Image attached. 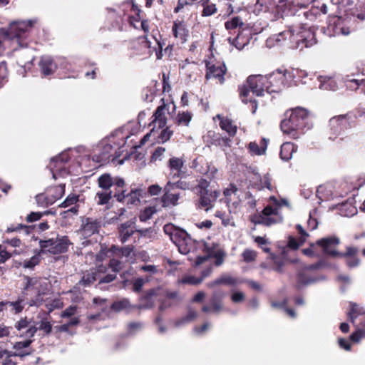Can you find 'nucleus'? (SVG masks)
<instances>
[{
    "mask_svg": "<svg viewBox=\"0 0 365 365\" xmlns=\"http://www.w3.org/2000/svg\"><path fill=\"white\" fill-rule=\"evenodd\" d=\"M349 124L346 115H340L331 118L329 120L330 133L329 138L335 140L339 136Z\"/></svg>",
    "mask_w": 365,
    "mask_h": 365,
    "instance_id": "obj_13",
    "label": "nucleus"
},
{
    "mask_svg": "<svg viewBox=\"0 0 365 365\" xmlns=\"http://www.w3.org/2000/svg\"><path fill=\"white\" fill-rule=\"evenodd\" d=\"M251 221L255 225H262L269 227L274 224L281 222L282 221V217H274L264 216L262 215H257L252 217Z\"/></svg>",
    "mask_w": 365,
    "mask_h": 365,
    "instance_id": "obj_30",
    "label": "nucleus"
},
{
    "mask_svg": "<svg viewBox=\"0 0 365 365\" xmlns=\"http://www.w3.org/2000/svg\"><path fill=\"white\" fill-rule=\"evenodd\" d=\"M42 253H39V250L36 251V254L31 257L29 259L24 260L23 263V267L28 269H34L38 265L41 260V255Z\"/></svg>",
    "mask_w": 365,
    "mask_h": 365,
    "instance_id": "obj_41",
    "label": "nucleus"
},
{
    "mask_svg": "<svg viewBox=\"0 0 365 365\" xmlns=\"http://www.w3.org/2000/svg\"><path fill=\"white\" fill-rule=\"evenodd\" d=\"M298 247L302 245L307 237H309L308 233L302 228V226L298 225Z\"/></svg>",
    "mask_w": 365,
    "mask_h": 365,
    "instance_id": "obj_61",
    "label": "nucleus"
},
{
    "mask_svg": "<svg viewBox=\"0 0 365 365\" xmlns=\"http://www.w3.org/2000/svg\"><path fill=\"white\" fill-rule=\"evenodd\" d=\"M51 237H44L38 241L39 253L43 255H57L68 252L72 242L66 235L61 236L52 233Z\"/></svg>",
    "mask_w": 365,
    "mask_h": 365,
    "instance_id": "obj_5",
    "label": "nucleus"
},
{
    "mask_svg": "<svg viewBox=\"0 0 365 365\" xmlns=\"http://www.w3.org/2000/svg\"><path fill=\"white\" fill-rule=\"evenodd\" d=\"M153 213L152 207L145 208L139 215V219L141 222H145L152 217Z\"/></svg>",
    "mask_w": 365,
    "mask_h": 365,
    "instance_id": "obj_64",
    "label": "nucleus"
},
{
    "mask_svg": "<svg viewBox=\"0 0 365 365\" xmlns=\"http://www.w3.org/2000/svg\"><path fill=\"white\" fill-rule=\"evenodd\" d=\"M217 118L220 120V127L222 130L226 131L230 137H234L237 131V127L232 120L228 118H225L220 115H217Z\"/></svg>",
    "mask_w": 365,
    "mask_h": 365,
    "instance_id": "obj_29",
    "label": "nucleus"
},
{
    "mask_svg": "<svg viewBox=\"0 0 365 365\" xmlns=\"http://www.w3.org/2000/svg\"><path fill=\"white\" fill-rule=\"evenodd\" d=\"M365 336V322L361 324V328L357 329V330L352 333L350 336L351 340L354 342H359L360 339Z\"/></svg>",
    "mask_w": 365,
    "mask_h": 365,
    "instance_id": "obj_49",
    "label": "nucleus"
},
{
    "mask_svg": "<svg viewBox=\"0 0 365 365\" xmlns=\"http://www.w3.org/2000/svg\"><path fill=\"white\" fill-rule=\"evenodd\" d=\"M48 213H49L48 211H46L44 212H31L27 215L26 220L28 222H33L40 220L43 215H47Z\"/></svg>",
    "mask_w": 365,
    "mask_h": 365,
    "instance_id": "obj_59",
    "label": "nucleus"
},
{
    "mask_svg": "<svg viewBox=\"0 0 365 365\" xmlns=\"http://www.w3.org/2000/svg\"><path fill=\"white\" fill-rule=\"evenodd\" d=\"M205 79L208 81L213 79L217 83L222 85L228 77L227 68L225 63L217 60L205 61Z\"/></svg>",
    "mask_w": 365,
    "mask_h": 365,
    "instance_id": "obj_8",
    "label": "nucleus"
},
{
    "mask_svg": "<svg viewBox=\"0 0 365 365\" xmlns=\"http://www.w3.org/2000/svg\"><path fill=\"white\" fill-rule=\"evenodd\" d=\"M41 73L44 76L52 75L57 68V64L50 56H42L38 63Z\"/></svg>",
    "mask_w": 365,
    "mask_h": 365,
    "instance_id": "obj_24",
    "label": "nucleus"
},
{
    "mask_svg": "<svg viewBox=\"0 0 365 365\" xmlns=\"http://www.w3.org/2000/svg\"><path fill=\"white\" fill-rule=\"evenodd\" d=\"M222 308V302L221 298L217 294H214L209 302V304L204 305L202 307L203 312H215L218 313Z\"/></svg>",
    "mask_w": 365,
    "mask_h": 365,
    "instance_id": "obj_27",
    "label": "nucleus"
},
{
    "mask_svg": "<svg viewBox=\"0 0 365 365\" xmlns=\"http://www.w3.org/2000/svg\"><path fill=\"white\" fill-rule=\"evenodd\" d=\"M337 85L336 81L330 78L322 82L320 85V88L324 90L335 91Z\"/></svg>",
    "mask_w": 365,
    "mask_h": 365,
    "instance_id": "obj_55",
    "label": "nucleus"
},
{
    "mask_svg": "<svg viewBox=\"0 0 365 365\" xmlns=\"http://www.w3.org/2000/svg\"><path fill=\"white\" fill-rule=\"evenodd\" d=\"M350 305L351 309L349 312L348 314L351 322L354 323V319L356 318V317L365 314V311H364L363 308L356 303H351Z\"/></svg>",
    "mask_w": 365,
    "mask_h": 365,
    "instance_id": "obj_45",
    "label": "nucleus"
},
{
    "mask_svg": "<svg viewBox=\"0 0 365 365\" xmlns=\"http://www.w3.org/2000/svg\"><path fill=\"white\" fill-rule=\"evenodd\" d=\"M359 250L354 247H347L345 253L339 252L338 257H352L357 255Z\"/></svg>",
    "mask_w": 365,
    "mask_h": 365,
    "instance_id": "obj_62",
    "label": "nucleus"
},
{
    "mask_svg": "<svg viewBox=\"0 0 365 365\" xmlns=\"http://www.w3.org/2000/svg\"><path fill=\"white\" fill-rule=\"evenodd\" d=\"M275 269L280 272L282 267L287 263L297 262V238L289 236L287 244L284 246L279 255H272Z\"/></svg>",
    "mask_w": 365,
    "mask_h": 365,
    "instance_id": "obj_7",
    "label": "nucleus"
},
{
    "mask_svg": "<svg viewBox=\"0 0 365 365\" xmlns=\"http://www.w3.org/2000/svg\"><path fill=\"white\" fill-rule=\"evenodd\" d=\"M145 280L143 278H137L133 282V291L135 293H139L142 291L143 287L145 284Z\"/></svg>",
    "mask_w": 365,
    "mask_h": 365,
    "instance_id": "obj_63",
    "label": "nucleus"
},
{
    "mask_svg": "<svg viewBox=\"0 0 365 365\" xmlns=\"http://www.w3.org/2000/svg\"><path fill=\"white\" fill-rule=\"evenodd\" d=\"M242 26H244V23L240 16L232 17L225 23V27L228 31H232L237 28L240 29Z\"/></svg>",
    "mask_w": 365,
    "mask_h": 365,
    "instance_id": "obj_43",
    "label": "nucleus"
},
{
    "mask_svg": "<svg viewBox=\"0 0 365 365\" xmlns=\"http://www.w3.org/2000/svg\"><path fill=\"white\" fill-rule=\"evenodd\" d=\"M243 282L237 278L231 276H223L220 278L215 279L214 282L210 283V286H215L220 284H226L231 286H236L239 284H242Z\"/></svg>",
    "mask_w": 365,
    "mask_h": 365,
    "instance_id": "obj_38",
    "label": "nucleus"
},
{
    "mask_svg": "<svg viewBox=\"0 0 365 365\" xmlns=\"http://www.w3.org/2000/svg\"><path fill=\"white\" fill-rule=\"evenodd\" d=\"M30 323H31V320H29L26 317H21L19 321H17L16 323H15V325H14V327L18 330V331H21L24 329H26L30 327Z\"/></svg>",
    "mask_w": 365,
    "mask_h": 365,
    "instance_id": "obj_53",
    "label": "nucleus"
},
{
    "mask_svg": "<svg viewBox=\"0 0 365 365\" xmlns=\"http://www.w3.org/2000/svg\"><path fill=\"white\" fill-rule=\"evenodd\" d=\"M299 36L300 39H298V43L302 41V43H305L306 46H311L312 44L309 42L314 40V34L309 30L300 31L299 34H298V36Z\"/></svg>",
    "mask_w": 365,
    "mask_h": 365,
    "instance_id": "obj_48",
    "label": "nucleus"
},
{
    "mask_svg": "<svg viewBox=\"0 0 365 365\" xmlns=\"http://www.w3.org/2000/svg\"><path fill=\"white\" fill-rule=\"evenodd\" d=\"M101 225L102 221L101 219L87 217L82 224V234L85 237H89L94 234H98Z\"/></svg>",
    "mask_w": 365,
    "mask_h": 365,
    "instance_id": "obj_17",
    "label": "nucleus"
},
{
    "mask_svg": "<svg viewBox=\"0 0 365 365\" xmlns=\"http://www.w3.org/2000/svg\"><path fill=\"white\" fill-rule=\"evenodd\" d=\"M317 196L321 200H327L331 194V191H327V187L325 185H320L316 192Z\"/></svg>",
    "mask_w": 365,
    "mask_h": 365,
    "instance_id": "obj_51",
    "label": "nucleus"
},
{
    "mask_svg": "<svg viewBox=\"0 0 365 365\" xmlns=\"http://www.w3.org/2000/svg\"><path fill=\"white\" fill-rule=\"evenodd\" d=\"M163 104L159 106L155 110L152 118V123H154V128L158 125V128H163L160 133L158 136L159 143H165L169 140L173 134V131L166 126L167 118L164 114V111L167 109L168 105L165 103L164 99L161 100Z\"/></svg>",
    "mask_w": 365,
    "mask_h": 365,
    "instance_id": "obj_9",
    "label": "nucleus"
},
{
    "mask_svg": "<svg viewBox=\"0 0 365 365\" xmlns=\"http://www.w3.org/2000/svg\"><path fill=\"white\" fill-rule=\"evenodd\" d=\"M354 198L349 199L340 205L339 210L341 214L346 217H351L357 213V208L354 205Z\"/></svg>",
    "mask_w": 365,
    "mask_h": 365,
    "instance_id": "obj_34",
    "label": "nucleus"
},
{
    "mask_svg": "<svg viewBox=\"0 0 365 365\" xmlns=\"http://www.w3.org/2000/svg\"><path fill=\"white\" fill-rule=\"evenodd\" d=\"M192 118L190 111H180L174 118L173 122L178 126H188Z\"/></svg>",
    "mask_w": 365,
    "mask_h": 365,
    "instance_id": "obj_36",
    "label": "nucleus"
},
{
    "mask_svg": "<svg viewBox=\"0 0 365 365\" xmlns=\"http://www.w3.org/2000/svg\"><path fill=\"white\" fill-rule=\"evenodd\" d=\"M184 163L185 160L182 158L173 157L170 158L168 166L171 171H176V173L173 174V178L181 176V173L185 174V172L182 170Z\"/></svg>",
    "mask_w": 365,
    "mask_h": 365,
    "instance_id": "obj_31",
    "label": "nucleus"
},
{
    "mask_svg": "<svg viewBox=\"0 0 365 365\" xmlns=\"http://www.w3.org/2000/svg\"><path fill=\"white\" fill-rule=\"evenodd\" d=\"M175 187L173 182H168L164 187V194L161 197V202L163 207L175 206L180 198V193L172 192Z\"/></svg>",
    "mask_w": 365,
    "mask_h": 365,
    "instance_id": "obj_18",
    "label": "nucleus"
},
{
    "mask_svg": "<svg viewBox=\"0 0 365 365\" xmlns=\"http://www.w3.org/2000/svg\"><path fill=\"white\" fill-rule=\"evenodd\" d=\"M294 150V145L292 143L286 142L281 145L280 157L282 160H289Z\"/></svg>",
    "mask_w": 365,
    "mask_h": 365,
    "instance_id": "obj_39",
    "label": "nucleus"
},
{
    "mask_svg": "<svg viewBox=\"0 0 365 365\" xmlns=\"http://www.w3.org/2000/svg\"><path fill=\"white\" fill-rule=\"evenodd\" d=\"M68 158H69L66 154H61L58 156H56L55 158L51 159L49 164V167H51V168H56V165H54V163H59L61 164H63L64 163H66L68 160Z\"/></svg>",
    "mask_w": 365,
    "mask_h": 365,
    "instance_id": "obj_54",
    "label": "nucleus"
},
{
    "mask_svg": "<svg viewBox=\"0 0 365 365\" xmlns=\"http://www.w3.org/2000/svg\"><path fill=\"white\" fill-rule=\"evenodd\" d=\"M64 184L50 186L43 192L36 196V203L38 206L46 207L60 199L64 195Z\"/></svg>",
    "mask_w": 365,
    "mask_h": 365,
    "instance_id": "obj_10",
    "label": "nucleus"
},
{
    "mask_svg": "<svg viewBox=\"0 0 365 365\" xmlns=\"http://www.w3.org/2000/svg\"><path fill=\"white\" fill-rule=\"evenodd\" d=\"M202 282V278L195 277L194 276H185L178 280L180 284H188L191 285H197Z\"/></svg>",
    "mask_w": 365,
    "mask_h": 365,
    "instance_id": "obj_50",
    "label": "nucleus"
},
{
    "mask_svg": "<svg viewBox=\"0 0 365 365\" xmlns=\"http://www.w3.org/2000/svg\"><path fill=\"white\" fill-rule=\"evenodd\" d=\"M205 140L208 145H215L220 147H230L231 139L230 137H223L219 133L213 130H209L205 135Z\"/></svg>",
    "mask_w": 365,
    "mask_h": 365,
    "instance_id": "obj_21",
    "label": "nucleus"
},
{
    "mask_svg": "<svg viewBox=\"0 0 365 365\" xmlns=\"http://www.w3.org/2000/svg\"><path fill=\"white\" fill-rule=\"evenodd\" d=\"M267 142L265 138H262L260 144H257L256 142H250L248 144V150L250 153L252 155H261L264 154L267 149Z\"/></svg>",
    "mask_w": 365,
    "mask_h": 365,
    "instance_id": "obj_35",
    "label": "nucleus"
},
{
    "mask_svg": "<svg viewBox=\"0 0 365 365\" xmlns=\"http://www.w3.org/2000/svg\"><path fill=\"white\" fill-rule=\"evenodd\" d=\"M172 33L174 38L180 41L181 43H185L189 36V29L187 27L186 22L183 19L174 21Z\"/></svg>",
    "mask_w": 365,
    "mask_h": 365,
    "instance_id": "obj_15",
    "label": "nucleus"
},
{
    "mask_svg": "<svg viewBox=\"0 0 365 365\" xmlns=\"http://www.w3.org/2000/svg\"><path fill=\"white\" fill-rule=\"evenodd\" d=\"M180 180L176 182L173 183L174 187L181 189V190H192L195 187V180H193L194 177L190 175H186L181 173V176H179Z\"/></svg>",
    "mask_w": 365,
    "mask_h": 365,
    "instance_id": "obj_26",
    "label": "nucleus"
},
{
    "mask_svg": "<svg viewBox=\"0 0 365 365\" xmlns=\"http://www.w3.org/2000/svg\"><path fill=\"white\" fill-rule=\"evenodd\" d=\"M23 294L30 307H39L43 302V296L47 293L48 283L40 277L24 276Z\"/></svg>",
    "mask_w": 365,
    "mask_h": 365,
    "instance_id": "obj_3",
    "label": "nucleus"
},
{
    "mask_svg": "<svg viewBox=\"0 0 365 365\" xmlns=\"http://www.w3.org/2000/svg\"><path fill=\"white\" fill-rule=\"evenodd\" d=\"M24 298L19 297L18 298L17 300L14 302L8 301V304H10V312L14 314H18L21 313L24 309Z\"/></svg>",
    "mask_w": 365,
    "mask_h": 365,
    "instance_id": "obj_42",
    "label": "nucleus"
},
{
    "mask_svg": "<svg viewBox=\"0 0 365 365\" xmlns=\"http://www.w3.org/2000/svg\"><path fill=\"white\" fill-rule=\"evenodd\" d=\"M163 231L178 247L180 253L186 255L191 252L194 247V240L187 232L176 227L173 224H166L163 227Z\"/></svg>",
    "mask_w": 365,
    "mask_h": 365,
    "instance_id": "obj_6",
    "label": "nucleus"
},
{
    "mask_svg": "<svg viewBox=\"0 0 365 365\" xmlns=\"http://www.w3.org/2000/svg\"><path fill=\"white\" fill-rule=\"evenodd\" d=\"M313 125V115L304 108L298 107V130H309Z\"/></svg>",
    "mask_w": 365,
    "mask_h": 365,
    "instance_id": "obj_19",
    "label": "nucleus"
},
{
    "mask_svg": "<svg viewBox=\"0 0 365 365\" xmlns=\"http://www.w3.org/2000/svg\"><path fill=\"white\" fill-rule=\"evenodd\" d=\"M108 267L114 272H119L122 269V262L115 258L110 259L108 263Z\"/></svg>",
    "mask_w": 365,
    "mask_h": 365,
    "instance_id": "obj_60",
    "label": "nucleus"
},
{
    "mask_svg": "<svg viewBox=\"0 0 365 365\" xmlns=\"http://www.w3.org/2000/svg\"><path fill=\"white\" fill-rule=\"evenodd\" d=\"M243 259L246 262H251L255 260L257 254L255 251L246 249L242 254Z\"/></svg>",
    "mask_w": 365,
    "mask_h": 365,
    "instance_id": "obj_56",
    "label": "nucleus"
},
{
    "mask_svg": "<svg viewBox=\"0 0 365 365\" xmlns=\"http://www.w3.org/2000/svg\"><path fill=\"white\" fill-rule=\"evenodd\" d=\"M79 200V195L76 194H70L66 200L59 205L61 207H71L67 212H71L73 214H77L78 212V205L77 202Z\"/></svg>",
    "mask_w": 365,
    "mask_h": 365,
    "instance_id": "obj_32",
    "label": "nucleus"
},
{
    "mask_svg": "<svg viewBox=\"0 0 365 365\" xmlns=\"http://www.w3.org/2000/svg\"><path fill=\"white\" fill-rule=\"evenodd\" d=\"M130 301L128 299H123L119 301L114 302L111 304V309L115 312H120L124 309L133 308Z\"/></svg>",
    "mask_w": 365,
    "mask_h": 365,
    "instance_id": "obj_44",
    "label": "nucleus"
},
{
    "mask_svg": "<svg viewBox=\"0 0 365 365\" xmlns=\"http://www.w3.org/2000/svg\"><path fill=\"white\" fill-rule=\"evenodd\" d=\"M98 185L101 189L96 192V200L98 205H106L114 197L119 202L137 205L140 202V190H132L126 193L125 180L118 177L113 178L109 173L101 175L97 180Z\"/></svg>",
    "mask_w": 365,
    "mask_h": 365,
    "instance_id": "obj_2",
    "label": "nucleus"
},
{
    "mask_svg": "<svg viewBox=\"0 0 365 365\" xmlns=\"http://www.w3.org/2000/svg\"><path fill=\"white\" fill-rule=\"evenodd\" d=\"M97 280V272L96 270L91 269L88 272L84 273L79 283L84 287H88L91 285L94 282Z\"/></svg>",
    "mask_w": 365,
    "mask_h": 365,
    "instance_id": "obj_40",
    "label": "nucleus"
},
{
    "mask_svg": "<svg viewBox=\"0 0 365 365\" xmlns=\"http://www.w3.org/2000/svg\"><path fill=\"white\" fill-rule=\"evenodd\" d=\"M38 327L32 325L27 329L24 336L33 337L38 330L42 331L45 335H48L52 331V324L46 318L42 319L38 323Z\"/></svg>",
    "mask_w": 365,
    "mask_h": 365,
    "instance_id": "obj_22",
    "label": "nucleus"
},
{
    "mask_svg": "<svg viewBox=\"0 0 365 365\" xmlns=\"http://www.w3.org/2000/svg\"><path fill=\"white\" fill-rule=\"evenodd\" d=\"M277 16H294L297 12L296 0H279L276 5Z\"/></svg>",
    "mask_w": 365,
    "mask_h": 365,
    "instance_id": "obj_16",
    "label": "nucleus"
},
{
    "mask_svg": "<svg viewBox=\"0 0 365 365\" xmlns=\"http://www.w3.org/2000/svg\"><path fill=\"white\" fill-rule=\"evenodd\" d=\"M133 224V222L128 220L118 227V239L123 244L125 243L135 232L132 227Z\"/></svg>",
    "mask_w": 365,
    "mask_h": 365,
    "instance_id": "obj_25",
    "label": "nucleus"
},
{
    "mask_svg": "<svg viewBox=\"0 0 365 365\" xmlns=\"http://www.w3.org/2000/svg\"><path fill=\"white\" fill-rule=\"evenodd\" d=\"M120 156L117 153L116 150L111 144L106 143L102 146L98 153H96L92 156L93 161L104 165L108 163L110 160L115 161Z\"/></svg>",
    "mask_w": 365,
    "mask_h": 365,
    "instance_id": "obj_12",
    "label": "nucleus"
},
{
    "mask_svg": "<svg viewBox=\"0 0 365 365\" xmlns=\"http://www.w3.org/2000/svg\"><path fill=\"white\" fill-rule=\"evenodd\" d=\"M130 11L133 13V14L130 15L128 17L129 24L130 26L135 29H138L135 23H138L142 20L140 14L143 11L138 6V5L135 4L134 3H132Z\"/></svg>",
    "mask_w": 365,
    "mask_h": 365,
    "instance_id": "obj_37",
    "label": "nucleus"
},
{
    "mask_svg": "<svg viewBox=\"0 0 365 365\" xmlns=\"http://www.w3.org/2000/svg\"><path fill=\"white\" fill-rule=\"evenodd\" d=\"M149 20L148 19H142L141 20V29L144 31L145 35L143 37H140L142 39V43L145 44V46L150 48V42L148 39V35L150 31V26H149Z\"/></svg>",
    "mask_w": 365,
    "mask_h": 365,
    "instance_id": "obj_46",
    "label": "nucleus"
},
{
    "mask_svg": "<svg viewBox=\"0 0 365 365\" xmlns=\"http://www.w3.org/2000/svg\"><path fill=\"white\" fill-rule=\"evenodd\" d=\"M297 305V297L293 296L290 298H286L282 302H272V307L283 309L286 314L294 318L295 317V311L294 307Z\"/></svg>",
    "mask_w": 365,
    "mask_h": 365,
    "instance_id": "obj_20",
    "label": "nucleus"
},
{
    "mask_svg": "<svg viewBox=\"0 0 365 365\" xmlns=\"http://www.w3.org/2000/svg\"><path fill=\"white\" fill-rule=\"evenodd\" d=\"M249 42L250 37L244 36L241 32H239L234 39V45L239 50L242 49Z\"/></svg>",
    "mask_w": 365,
    "mask_h": 365,
    "instance_id": "obj_47",
    "label": "nucleus"
},
{
    "mask_svg": "<svg viewBox=\"0 0 365 365\" xmlns=\"http://www.w3.org/2000/svg\"><path fill=\"white\" fill-rule=\"evenodd\" d=\"M340 243V240L336 236L324 237L317 240V245L322 247L324 254L331 257H338L339 252L336 247Z\"/></svg>",
    "mask_w": 365,
    "mask_h": 365,
    "instance_id": "obj_14",
    "label": "nucleus"
},
{
    "mask_svg": "<svg viewBox=\"0 0 365 365\" xmlns=\"http://www.w3.org/2000/svg\"><path fill=\"white\" fill-rule=\"evenodd\" d=\"M285 118L281 122L280 127L284 134L289 135L292 138H297V108L284 113Z\"/></svg>",
    "mask_w": 365,
    "mask_h": 365,
    "instance_id": "obj_11",
    "label": "nucleus"
},
{
    "mask_svg": "<svg viewBox=\"0 0 365 365\" xmlns=\"http://www.w3.org/2000/svg\"><path fill=\"white\" fill-rule=\"evenodd\" d=\"M294 83V75L292 71L277 69L269 75H251L245 83L239 86L240 98L244 103H250L252 112L257 108V103L252 96H262L264 93H279L284 87Z\"/></svg>",
    "mask_w": 365,
    "mask_h": 365,
    "instance_id": "obj_1",
    "label": "nucleus"
},
{
    "mask_svg": "<svg viewBox=\"0 0 365 365\" xmlns=\"http://www.w3.org/2000/svg\"><path fill=\"white\" fill-rule=\"evenodd\" d=\"M159 288H153L147 290L142 296L140 297V309H150L154 306L155 300L154 297L159 294Z\"/></svg>",
    "mask_w": 365,
    "mask_h": 365,
    "instance_id": "obj_23",
    "label": "nucleus"
},
{
    "mask_svg": "<svg viewBox=\"0 0 365 365\" xmlns=\"http://www.w3.org/2000/svg\"><path fill=\"white\" fill-rule=\"evenodd\" d=\"M31 343L32 341L31 339L16 342L13 346V349H15L16 351L12 352V355L14 356H19L21 358L29 355L30 351H26L25 349L28 348Z\"/></svg>",
    "mask_w": 365,
    "mask_h": 365,
    "instance_id": "obj_33",
    "label": "nucleus"
},
{
    "mask_svg": "<svg viewBox=\"0 0 365 365\" xmlns=\"http://www.w3.org/2000/svg\"><path fill=\"white\" fill-rule=\"evenodd\" d=\"M217 11V9L215 4H210V5H206L203 8L201 16L203 17L210 16L215 14H216Z\"/></svg>",
    "mask_w": 365,
    "mask_h": 365,
    "instance_id": "obj_52",
    "label": "nucleus"
},
{
    "mask_svg": "<svg viewBox=\"0 0 365 365\" xmlns=\"http://www.w3.org/2000/svg\"><path fill=\"white\" fill-rule=\"evenodd\" d=\"M196 188L198 197L195 202L197 209L205 212L212 210L215 207L217 198L220 196V190L212 185L210 182L205 178L200 179Z\"/></svg>",
    "mask_w": 365,
    "mask_h": 365,
    "instance_id": "obj_4",
    "label": "nucleus"
},
{
    "mask_svg": "<svg viewBox=\"0 0 365 365\" xmlns=\"http://www.w3.org/2000/svg\"><path fill=\"white\" fill-rule=\"evenodd\" d=\"M278 207L267 205L262 211V215L271 217L272 215L278 216Z\"/></svg>",
    "mask_w": 365,
    "mask_h": 365,
    "instance_id": "obj_57",
    "label": "nucleus"
},
{
    "mask_svg": "<svg viewBox=\"0 0 365 365\" xmlns=\"http://www.w3.org/2000/svg\"><path fill=\"white\" fill-rule=\"evenodd\" d=\"M33 24L31 21L28 22H22L18 24L14 36L16 38L19 43L21 45V41L27 38L29 30L32 28Z\"/></svg>",
    "mask_w": 365,
    "mask_h": 365,
    "instance_id": "obj_28",
    "label": "nucleus"
},
{
    "mask_svg": "<svg viewBox=\"0 0 365 365\" xmlns=\"http://www.w3.org/2000/svg\"><path fill=\"white\" fill-rule=\"evenodd\" d=\"M36 225H21V224H19L18 226L15 227H9L7 229V232H14V231H18L21 229H24L25 230V232L27 233V234H29L31 233L34 230L36 229Z\"/></svg>",
    "mask_w": 365,
    "mask_h": 365,
    "instance_id": "obj_58",
    "label": "nucleus"
}]
</instances>
